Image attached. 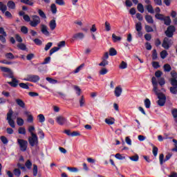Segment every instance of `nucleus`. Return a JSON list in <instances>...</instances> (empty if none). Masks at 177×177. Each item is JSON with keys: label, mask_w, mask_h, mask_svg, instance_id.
I'll use <instances>...</instances> for the list:
<instances>
[{"label": "nucleus", "mask_w": 177, "mask_h": 177, "mask_svg": "<svg viewBox=\"0 0 177 177\" xmlns=\"http://www.w3.org/2000/svg\"><path fill=\"white\" fill-rule=\"evenodd\" d=\"M0 70H1L3 73H3V77H6V78H11L12 82H8L9 85H10V86H12V88H17V86L19 85V80L15 78V76L13 75V71H12V69L5 66H1Z\"/></svg>", "instance_id": "f257e3e1"}, {"label": "nucleus", "mask_w": 177, "mask_h": 177, "mask_svg": "<svg viewBox=\"0 0 177 177\" xmlns=\"http://www.w3.org/2000/svg\"><path fill=\"white\" fill-rule=\"evenodd\" d=\"M151 83L153 85V92H154L155 95L158 96V99L167 100V96H165V94L160 92V89H158V82H157V78H156V77H152Z\"/></svg>", "instance_id": "f03ea898"}, {"label": "nucleus", "mask_w": 177, "mask_h": 177, "mask_svg": "<svg viewBox=\"0 0 177 177\" xmlns=\"http://www.w3.org/2000/svg\"><path fill=\"white\" fill-rule=\"evenodd\" d=\"M155 17L157 20L164 21V24L165 26H171V23H172V20H171V17H169V16L165 17L162 14H156Z\"/></svg>", "instance_id": "7ed1b4c3"}, {"label": "nucleus", "mask_w": 177, "mask_h": 177, "mask_svg": "<svg viewBox=\"0 0 177 177\" xmlns=\"http://www.w3.org/2000/svg\"><path fill=\"white\" fill-rule=\"evenodd\" d=\"M28 140L31 147H37L39 141L37 134H32V136L28 138Z\"/></svg>", "instance_id": "20e7f679"}, {"label": "nucleus", "mask_w": 177, "mask_h": 177, "mask_svg": "<svg viewBox=\"0 0 177 177\" xmlns=\"http://www.w3.org/2000/svg\"><path fill=\"white\" fill-rule=\"evenodd\" d=\"M12 117H13V110L10 109L7 113L6 120L11 128H16V124H15V120L12 118Z\"/></svg>", "instance_id": "39448f33"}, {"label": "nucleus", "mask_w": 177, "mask_h": 177, "mask_svg": "<svg viewBox=\"0 0 177 177\" xmlns=\"http://www.w3.org/2000/svg\"><path fill=\"white\" fill-rule=\"evenodd\" d=\"M175 31H176V28L175 27V26L169 25L167 27V30L165 31V34L168 38H172V37H174V33L175 32Z\"/></svg>", "instance_id": "423d86ee"}, {"label": "nucleus", "mask_w": 177, "mask_h": 177, "mask_svg": "<svg viewBox=\"0 0 177 177\" xmlns=\"http://www.w3.org/2000/svg\"><path fill=\"white\" fill-rule=\"evenodd\" d=\"M169 82L172 86L169 88L170 93L172 95L177 94V79H169Z\"/></svg>", "instance_id": "0eeeda50"}, {"label": "nucleus", "mask_w": 177, "mask_h": 177, "mask_svg": "<svg viewBox=\"0 0 177 177\" xmlns=\"http://www.w3.org/2000/svg\"><path fill=\"white\" fill-rule=\"evenodd\" d=\"M17 143L19 145L21 151H26L28 147V142L24 139H17Z\"/></svg>", "instance_id": "6e6552de"}, {"label": "nucleus", "mask_w": 177, "mask_h": 177, "mask_svg": "<svg viewBox=\"0 0 177 177\" xmlns=\"http://www.w3.org/2000/svg\"><path fill=\"white\" fill-rule=\"evenodd\" d=\"M41 80V77L38 75H27L26 77L24 79V81H28L29 82H38Z\"/></svg>", "instance_id": "1a4fd4ad"}, {"label": "nucleus", "mask_w": 177, "mask_h": 177, "mask_svg": "<svg viewBox=\"0 0 177 177\" xmlns=\"http://www.w3.org/2000/svg\"><path fill=\"white\" fill-rule=\"evenodd\" d=\"M170 37H165L162 44V48H164V49H166L167 50H168V49H169V48H171V46L172 45V44H174V41H172V39H169Z\"/></svg>", "instance_id": "9d476101"}, {"label": "nucleus", "mask_w": 177, "mask_h": 177, "mask_svg": "<svg viewBox=\"0 0 177 177\" xmlns=\"http://www.w3.org/2000/svg\"><path fill=\"white\" fill-rule=\"evenodd\" d=\"M39 23H41V19L39 17H38V15H32V20L30 22V26H31V27H37Z\"/></svg>", "instance_id": "9b49d317"}, {"label": "nucleus", "mask_w": 177, "mask_h": 177, "mask_svg": "<svg viewBox=\"0 0 177 177\" xmlns=\"http://www.w3.org/2000/svg\"><path fill=\"white\" fill-rule=\"evenodd\" d=\"M171 157H172V153H167L165 156V158L164 159V153H161L159 156V161H160V165H162L164 164V162H166V161H168Z\"/></svg>", "instance_id": "f8f14e48"}, {"label": "nucleus", "mask_w": 177, "mask_h": 177, "mask_svg": "<svg viewBox=\"0 0 177 177\" xmlns=\"http://www.w3.org/2000/svg\"><path fill=\"white\" fill-rule=\"evenodd\" d=\"M56 121L59 125H64L67 122V119L63 116H58L56 118Z\"/></svg>", "instance_id": "ddd939ff"}, {"label": "nucleus", "mask_w": 177, "mask_h": 177, "mask_svg": "<svg viewBox=\"0 0 177 177\" xmlns=\"http://www.w3.org/2000/svg\"><path fill=\"white\" fill-rule=\"evenodd\" d=\"M114 93L116 97H120L121 96V94L122 93V88H121V86L115 87Z\"/></svg>", "instance_id": "4468645a"}, {"label": "nucleus", "mask_w": 177, "mask_h": 177, "mask_svg": "<svg viewBox=\"0 0 177 177\" xmlns=\"http://www.w3.org/2000/svg\"><path fill=\"white\" fill-rule=\"evenodd\" d=\"M85 38V35L82 32H78L73 36V39H84Z\"/></svg>", "instance_id": "2eb2a0df"}, {"label": "nucleus", "mask_w": 177, "mask_h": 177, "mask_svg": "<svg viewBox=\"0 0 177 177\" xmlns=\"http://www.w3.org/2000/svg\"><path fill=\"white\" fill-rule=\"evenodd\" d=\"M42 34L44 35H46V37H49V31H48V26L46 25H41V30Z\"/></svg>", "instance_id": "dca6fc26"}, {"label": "nucleus", "mask_w": 177, "mask_h": 177, "mask_svg": "<svg viewBox=\"0 0 177 177\" xmlns=\"http://www.w3.org/2000/svg\"><path fill=\"white\" fill-rule=\"evenodd\" d=\"M15 102L19 106V107H21V109L26 108V103H24V101H23L21 99H16Z\"/></svg>", "instance_id": "f3484780"}, {"label": "nucleus", "mask_w": 177, "mask_h": 177, "mask_svg": "<svg viewBox=\"0 0 177 177\" xmlns=\"http://www.w3.org/2000/svg\"><path fill=\"white\" fill-rule=\"evenodd\" d=\"M56 26H57L56 20L52 19L49 24V27H50V29L51 30V31H53V30H55L56 28Z\"/></svg>", "instance_id": "a211bd4d"}, {"label": "nucleus", "mask_w": 177, "mask_h": 177, "mask_svg": "<svg viewBox=\"0 0 177 177\" xmlns=\"http://www.w3.org/2000/svg\"><path fill=\"white\" fill-rule=\"evenodd\" d=\"M122 39V37L120 36H116L115 34H112V41L115 44L116 42H120Z\"/></svg>", "instance_id": "6ab92c4d"}, {"label": "nucleus", "mask_w": 177, "mask_h": 177, "mask_svg": "<svg viewBox=\"0 0 177 177\" xmlns=\"http://www.w3.org/2000/svg\"><path fill=\"white\" fill-rule=\"evenodd\" d=\"M145 20L148 24H153L154 23V19L151 15H145Z\"/></svg>", "instance_id": "aec40b11"}, {"label": "nucleus", "mask_w": 177, "mask_h": 177, "mask_svg": "<svg viewBox=\"0 0 177 177\" xmlns=\"http://www.w3.org/2000/svg\"><path fill=\"white\" fill-rule=\"evenodd\" d=\"M7 6L9 9H16V3L13 1H8Z\"/></svg>", "instance_id": "412c9836"}, {"label": "nucleus", "mask_w": 177, "mask_h": 177, "mask_svg": "<svg viewBox=\"0 0 177 177\" xmlns=\"http://www.w3.org/2000/svg\"><path fill=\"white\" fill-rule=\"evenodd\" d=\"M144 104H145L146 109H150V107L151 106V101H150V99L146 98L144 100Z\"/></svg>", "instance_id": "4be33fe9"}, {"label": "nucleus", "mask_w": 177, "mask_h": 177, "mask_svg": "<svg viewBox=\"0 0 177 177\" xmlns=\"http://www.w3.org/2000/svg\"><path fill=\"white\" fill-rule=\"evenodd\" d=\"M163 70L165 73H169L172 70V67H171V65L169 64H165L163 66Z\"/></svg>", "instance_id": "5701e85b"}, {"label": "nucleus", "mask_w": 177, "mask_h": 177, "mask_svg": "<svg viewBox=\"0 0 177 177\" xmlns=\"http://www.w3.org/2000/svg\"><path fill=\"white\" fill-rule=\"evenodd\" d=\"M50 10L53 15H56V13H57V8L56 7V4L55 3L51 4Z\"/></svg>", "instance_id": "b1692460"}, {"label": "nucleus", "mask_w": 177, "mask_h": 177, "mask_svg": "<svg viewBox=\"0 0 177 177\" xmlns=\"http://www.w3.org/2000/svg\"><path fill=\"white\" fill-rule=\"evenodd\" d=\"M21 3H24L25 5H28L29 6H33L34 2L30 0H20Z\"/></svg>", "instance_id": "393cba45"}, {"label": "nucleus", "mask_w": 177, "mask_h": 177, "mask_svg": "<svg viewBox=\"0 0 177 177\" xmlns=\"http://www.w3.org/2000/svg\"><path fill=\"white\" fill-rule=\"evenodd\" d=\"M17 124L19 127H23V125H24V120L21 118H17Z\"/></svg>", "instance_id": "a878e982"}, {"label": "nucleus", "mask_w": 177, "mask_h": 177, "mask_svg": "<svg viewBox=\"0 0 177 177\" xmlns=\"http://www.w3.org/2000/svg\"><path fill=\"white\" fill-rule=\"evenodd\" d=\"M158 59V53H157V50L153 49L152 51V60H157Z\"/></svg>", "instance_id": "bb28decb"}, {"label": "nucleus", "mask_w": 177, "mask_h": 177, "mask_svg": "<svg viewBox=\"0 0 177 177\" xmlns=\"http://www.w3.org/2000/svg\"><path fill=\"white\" fill-rule=\"evenodd\" d=\"M137 9L140 13H143L145 12V7H143V4L140 3L138 4Z\"/></svg>", "instance_id": "cd10ccee"}, {"label": "nucleus", "mask_w": 177, "mask_h": 177, "mask_svg": "<svg viewBox=\"0 0 177 177\" xmlns=\"http://www.w3.org/2000/svg\"><path fill=\"white\" fill-rule=\"evenodd\" d=\"M129 159L131 161H134V162H138V161H139V155L138 154H136L133 156H130Z\"/></svg>", "instance_id": "c85d7f7f"}, {"label": "nucleus", "mask_w": 177, "mask_h": 177, "mask_svg": "<svg viewBox=\"0 0 177 177\" xmlns=\"http://www.w3.org/2000/svg\"><path fill=\"white\" fill-rule=\"evenodd\" d=\"M7 9H8V7H6V5H4L3 3L0 1V10H1L3 13H5Z\"/></svg>", "instance_id": "c756f323"}, {"label": "nucleus", "mask_w": 177, "mask_h": 177, "mask_svg": "<svg viewBox=\"0 0 177 177\" xmlns=\"http://www.w3.org/2000/svg\"><path fill=\"white\" fill-rule=\"evenodd\" d=\"M0 140L3 145H8V143H9V140H8V138L4 136H1L0 137Z\"/></svg>", "instance_id": "7c9ffc66"}, {"label": "nucleus", "mask_w": 177, "mask_h": 177, "mask_svg": "<svg viewBox=\"0 0 177 177\" xmlns=\"http://www.w3.org/2000/svg\"><path fill=\"white\" fill-rule=\"evenodd\" d=\"M117 55V50L114 48H111L109 49V55L110 56H116Z\"/></svg>", "instance_id": "2f4dec72"}, {"label": "nucleus", "mask_w": 177, "mask_h": 177, "mask_svg": "<svg viewBox=\"0 0 177 177\" xmlns=\"http://www.w3.org/2000/svg\"><path fill=\"white\" fill-rule=\"evenodd\" d=\"M17 48L20 49L21 50H27V46L26 44L21 43L17 45Z\"/></svg>", "instance_id": "473e14b6"}, {"label": "nucleus", "mask_w": 177, "mask_h": 177, "mask_svg": "<svg viewBox=\"0 0 177 177\" xmlns=\"http://www.w3.org/2000/svg\"><path fill=\"white\" fill-rule=\"evenodd\" d=\"M37 118H38L39 122H41V124L42 122H45V116L44 115V114L38 115Z\"/></svg>", "instance_id": "72a5a7b5"}, {"label": "nucleus", "mask_w": 177, "mask_h": 177, "mask_svg": "<svg viewBox=\"0 0 177 177\" xmlns=\"http://www.w3.org/2000/svg\"><path fill=\"white\" fill-rule=\"evenodd\" d=\"M19 85L20 88H22V89H30V86H28V83H19Z\"/></svg>", "instance_id": "f704fd0d"}, {"label": "nucleus", "mask_w": 177, "mask_h": 177, "mask_svg": "<svg viewBox=\"0 0 177 177\" xmlns=\"http://www.w3.org/2000/svg\"><path fill=\"white\" fill-rule=\"evenodd\" d=\"M59 49H60V48H59V47H53V48H51L50 50L49 55L52 56L53 55V53L57 52V50H59Z\"/></svg>", "instance_id": "c9c22d12"}, {"label": "nucleus", "mask_w": 177, "mask_h": 177, "mask_svg": "<svg viewBox=\"0 0 177 177\" xmlns=\"http://www.w3.org/2000/svg\"><path fill=\"white\" fill-rule=\"evenodd\" d=\"M5 57L7 59H10V60H13L15 59V55L12 53H7L5 54Z\"/></svg>", "instance_id": "e433bc0d"}, {"label": "nucleus", "mask_w": 177, "mask_h": 177, "mask_svg": "<svg viewBox=\"0 0 177 177\" xmlns=\"http://www.w3.org/2000/svg\"><path fill=\"white\" fill-rule=\"evenodd\" d=\"M18 133L19 135H26V128H24V127H19L18 129Z\"/></svg>", "instance_id": "4c0bfd02"}, {"label": "nucleus", "mask_w": 177, "mask_h": 177, "mask_svg": "<svg viewBox=\"0 0 177 177\" xmlns=\"http://www.w3.org/2000/svg\"><path fill=\"white\" fill-rule=\"evenodd\" d=\"M37 12L40 17H41V19H46V15L44 11H42V10L39 9Z\"/></svg>", "instance_id": "58836bf2"}, {"label": "nucleus", "mask_w": 177, "mask_h": 177, "mask_svg": "<svg viewBox=\"0 0 177 177\" xmlns=\"http://www.w3.org/2000/svg\"><path fill=\"white\" fill-rule=\"evenodd\" d=\"M165 102H167V100H158L157 101V104L160 107H163V106H165Z\"/></svg>", "instance_id": "ea45409f"}, {"label": "nucleus", "mask_w": 177, "mask_h": 177, "mask_svg": "<svg viewBox=\"0 0 177 177\" xmlns=\"http://www.w3.org/2000/svg\"><path fill=\"white\" fill-rule=\"evenodd\" d=\"M80 107H84L85 106V97L84 95L81 97V98L79 100Z\"/></svg>", "instance_id": "a19ab883"}, {"label": "nucleus", "mask_w": 177, "mask_h": 177, "mask_svg": "<svg viewBox=\"0 0 177 177\" xmlns=\"http://www.w3.org/2000/svg\"><path fill=\"white\" fill-rule=\"evenodd\" d=\"M25 167H26L28 169H31V167H32V162H31V160H28L25 163Z\"/></svg>", "instance_id": "79ce46f5"}, {"label": "nucleus", "mask_w": 177, "mask_h": 177, "mask_svg": "<svg viewBox=\"0 0 177 177\" xmlns=\"http://www.w3.org/2000/svg\"><path fill=\"white\" fill-rule=\"evenodd\" d=\"M147 10L149 12V13H151V14L154 13V8H153V6L150 4L147 6Z\"/></svg>", "instance_id": "37998d69"}, {"label": "nucleus", "mask_w": 177, "mask_h": 177, "mask_svg": "<svg viewBox=\"0 0 177 177\" xmlns=\"http://www.w3.org/2000/svg\"><path fill=\"white\" fill-rule=\"evenodd\" d=\"M145 31L147 32H153L154 31V29H153V27L149 25H145Z\"/></svg>", "instance_id": "c03bdc74"}, {"label": "nucleus", "mask_w": 177, "mask_h": 177, "mask_svg": "<svg viewBox=\"0 0 177 177\" xmlns=\"http://www.w3.org/2000/svg\"><path fill=\"white\" fill-rule=\"evenodd\" d=\"M158 82L160 86H162L163 85H165V79H164V77L158 78Z\"/></svg>", "instance_id": "a18cd8bd"}, {"label": "nucleus", "mask_w": 177, "mask_h": 177, "mask_svg": "<svg viewBox=\"0 0 177 177\" xmlns=\"http://www.w3.org/2000/svg\"><path fill=\"white\" fill-rule=\"evenodd\" d=\"M127 67H128V64H127V62L122 61L119 66L120 68H121V70H124V68H127Z\"/></svg>", "instance_id": "49530a36"}, {"label": "nucleus", "mask_w": 177, "mask_h": 177, "mask_svg": "<svg viewBox=\"0 0 177 177\" xmlns=\"http://www.w3.org/2000/svg\"><path fill=\"white\" fill-rule=\"evenodd\" d=\"M107 65H109V61L106 60L105 59H103L102 62L99 64V66L102 67H106Z\"/></svg>", "instance_id": "de8ad7c7"}, {"label": "nucleus", "mask_w": 177, "mask_h": 177, "mask_svg": "<svg viewBox=\"0 0 177 177\" xmlns=\"http://www.w3.org/2000/svg\"><path fill=\"white\" fill-rule=\"evenodd\" d=\"M37 175H38V166L33 165V176H37Z\"/></svg>", "instance_id": "09e8293b"}, {"label": "nucleus", "mask_w": 177, "mask_h": 177, "mask_svg": "<svg viewBox=\"0 0 177 177\" xmlns=\"http://www.w3.org/2000/svg\"><path fill=\"white\" fill-rule=\"evenodd\" d=\"M167 55H168V52L165 50H163L162 52H160L161 59H165V57H167Z\"/></svg>", "instance_id": "8fccbe9b"}, {"label": "nucleus", "mask_w": 177, "mask_h": 177, "mask_svg": "<svg viewBox=\"0 0 177 177\" xmlns=\"http://www.w3.org/2000/svg\"><path fill=\"white\" fill-rule=\"evenodd\" d=\"M21 32H22V34H28V28H27L26 26H21Z\"/></svg>", "instance_id": "3c124183"}, {"label": "nucleus", "mask_w": 177, "mask_h": 177, "mask_svg": "<svg viewBox=\"0 0 177 177\" xmlns=\"http://www.w3.org/2000/svg\"><path fill=\"white\" fill-rule=\"evenodd\" d=\"M8 36H5V35H0V41L1 44H6V37Z\"/></svg>", "instance_id": "603ef678"}, {"label": "nucleus", "mask_w": 177, "mask_h": 177, "mask_svg": "<svg viewBox=\"0 0 177 177\" xmlns=\"http://www.w3.org/2000/svg\"><path fill=\"white\" fill-rule=\"evenodd\" d=\"M152 153L154 156V157H157V154H158V148L156 146H153L152 149Z\"/></svg>", "instance_id": "864d4df0"}, {"label": "nucleus", "mask_w": 177, "mask_h": 177, "mask_svg": "<svg viewBox=\"0 0 177 177\" xmlns=\"http://www.w3.org/2000/svg\"><path fill=\"white\" fill-rule=\"evenodd\" d=\"M171 75V78H170V80H177V73L175 71H172L170 73Z\"/></svg>", "instance_id": "5fc2aeb1"}, {"label": "nucleus", "mask_w": 177, "mask_h": 177, "mask_svg": "<svg viewBox=\"0 0 177 177\" xmlns=\"http://www.w3.org/2000/svg\"><path fill=\"white\" fill-rule=\"evenodd\" d=\"M14 175L17 177L20 176L21 175V171H20V169H15Z\"/></svg>", "instance_id": "6e6d98bb"}, {"label": "nucleus", "mask_w": 177, "mask_h": 177, "mask_svg": "<svg viewBox=\"0 0 177 177\" xmlns=\"http://www.w3.org/2000/svg\"><path fill=\"white\" fill-rule=\"evenodd\" d=\"M136 31H142V22H138L136 24Z\"/></svg>", "instance_id": "4d7b16f0"}, {"label": "nucleus", "mask_w": 177, "mask_h": 177, "mask_svg": "<svg viewBox=\"0 0 177 177\" xmlns=\"http://www.w3.org/2000/svg\"><path fill=\"white\" fill-rule=\"evenodd\" d=\"M46 81L50 82V84H57V80L53 79L51 77H46Z\"/></svg>", "instance_id": "13d9d810"}, {"label": "nucleus", "mask_w": 177, "mask_h": 177, "mask_svg": "<svg viewBox=\"0 0 177 177\" xmlns=\"http://www.w3.org/2000/svg\"><path fill=\"white\" fill-rule=\"evenodd\" d=\"M33 42H35V45H37V46H41L42 45V41H41V39H38V38H36L33 40Z\"/></svg>", "instance_id": "bf43d9fd"}, {"label": "nucleus", "mask_w": 177, "mask_h": 177, "mask_svg": "<svg viewBox=\"0 0 177 177\" xmlns=\"http://www.w3.org/2000/svg\"><path fill=\"white\" fill-rule=\"evenodd\" d=\"M115 157L117 158V160H125V156H122L121 153H116Z\"/></svg>", "instance_id": "052dcab7"}, {"label": "nucleus", "mask_w": 177, "mask_h": 177, "mask_svg": "<svg viewBox=\"0 0 177 177\" xmlns=\"http://www.w3.org/2000/svg\"><path fill=\"white\" fill-rule=\"evenodd\" d=\"M105 30L106 31H110L111 30V26L108 21L105 22Z\"/></svg>", "instance_id": "680f3d73"}, {"label": "nucleus", "mask_w": 177, "mask_h": 177, "mask_svg": "<svg viewBox=\"0 0 177 177\" xmlns=\"http://www.w3.org/2000/svg\"><path fill=\"white\" fill-rule=\"evenodd\" d=\"M53 45V43L52 42H48L45 48H44V50H49L50 49V48H52V46Z\"/></svg>", "instance_id": "e2e57ef3"}, {"label": "nucleus", "mask_w": 177, "mask_h": 177, "mask_svg": "<svg viewBox=\"0 0 177 177\" xmlns=\"http://www.w3.org/2000/svg\"><path fill=\"white\" fill-rule=\"evenodd\" d=\"M106 73H109V71L106 68H102L100 71V75H106Z\"/></svg>", "instance_id": "0e129e2a"}, {"label": "nucleus", "mask_w": 177, "mask_h": 177, "mask_svg": "<svg viewBox=\"0 0 177 177\" xmlns=\"http://www.w3.org/2000/svg\"><path fill=\"white\" fill-rule=\"evenodd\" d=\"M50 63V57H46L43 62H41L42 65L49 64Z\"/></svg>", "instance_id": "69168bd1"}, {"label": "nucleus", "mask_w": 177, "mask_h": 177, "mask_svg": "<svg viewBox=\"0 0 177 177\" xmlns=\"http://www.w3.org/2000/svg\"><path fill=\"white\" fill-rule=\"evenodd\" d=\"M67 170L70 171L71 172H78V169L77 167H67Z\"/></svg>", "instance_id": "338daca9"}, {"label": "nucleus", "mask_w": 177, "mask_h": 177, "mask_svg": "<svg viewBox=\"0 0 177 177\" xmlns=\"http://www.w3.org/2000/svg\"><path fill=\"white\" fill-rule=\"evenodd\" d=\"M171 114H172L174 118H177V109H172Z\"/></svg>", "instance_id": "774afa93"}]
</instances>
